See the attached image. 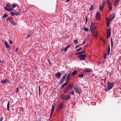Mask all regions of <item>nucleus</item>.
I'll use <instances>...</instances> for the list:
<instances>
[{
	"mask_svg": "<svg viewBox=\"0 0 121 121\" xmlns=\"http://www.w3.org/2000/svg\"><path fill=\"white\" fill-rule=\"evenodd\" d=\"M114 83L113 82L111 83L110 82H108L107 83V86L106 87L105 89V91H107V90L109 91L110 89H111L113 86Z\"/></svg>",
	"mask_w": 121,
	"mask_h": 121,
	"instance_id": "nucleus-1",
	"label": "nucleus"
},
{
	"mask_svg": "<svg viewBox=\"0 0 121 121\" xmlns=\"http://www.w3.org/2000/svg\"><path fill=\"white\" fill-rule=\"evenodd\" d=\"M73 89L75 90V93L80 94L82 90L80 87L77 85H76L73 87Z\"/></svg>",
	"mask_w": 121,
	"mask_h": 121,
	"instance_id": "nucleus-2",
	"label": "nucleus"
},
{
	"mask_svg": "<svg viewBox=\"0 0 121 121\" xmlns=\"http://www.w3.org/2000/svg\"><path fill=\"white\" fill-rule=\"evenodd\" d=\"M70 97V95L69 94L67 95L62 94L61 95V98L62 100L67 101L69 99Z\"/></svg>",
	"mask_w": 121,
	"mask_h": 121,
	"instance_id": "nucleus-3",
	"label": "nucleus"
},
{
	"mask_svg": "<svg viewBox=\"0 0 121 121\" xmlns=\"http://www.w3.org/2000/svg\"><path fill=\"white\" fill-rule=\"evenodd\" d=\"M65 102L63 101L59 104L57 109L58 111H60L63 108L64 105V104Z\"/></svg>",
	"mask_w": 121,
	"mask_h": 121,
	"instance_id": "nucleus-4",
	"label": "nucleus"
},
{
	"mask_svg": "<svg viewBox=\"0 0 121 121\" xmlns=\"http://www.w3.org/2000/svg\"><path fill=\"white\" fill-rule=\"evenodd\" d=\"M73 84L71 83L65 89L64 91V93H66L69 90H70L73 88Z\"/></svg>",
	"mask_w": 121,
	"mask_h": 121,
	"instance_id": "nucleus-5",
	"label": "nucleus"
},
{
	"mask_svg": "<svg viewBox=\"0 0 121 121\" xmlns=\"http://www.w3.org/2000/svg\"><path fill=\"white\" fill-rule=\"evenodd\" d=\"M90 31L91 32L92 35L94 36H97L98 34L97 32L95 31V28L94 27H91L90 28Z\"/></svg>",
	"mask_w": 121,
	"mask_h": 121,
	"instance_id": "nucleus-6",
	"label": "nucleus"
},
{
	"mask_svg": "<svg viewBox=\"0 0 121 121\" xmlns=\"http://www.w3.org/2000/svg\"><path fill=\"white\" fill-rule=\"evenodd\" d=\"M7 21H9L10 23L13 25L16 26L17 25L16 23L14 21L12 17H9L7 19Z\"/></svg>",
	"mask_w": 121,
	"mask_h": 121,
	"instance_id": "nucleus-7",
	"label": "nucleus"
},
{
	"mask_svg": "<svg viewBox=\"0 0 121 121\" xmlns=\"http://www.w3.org/2000/svg\"><path fill=\"white\" fill-rule=\"evenodd\" d=\"M86 57V55L85 54H81L78 55V57L79 58L80 60H84L85 59V58Z\"/></svg>",
	"mask_w": 121,
	"mask_h": 121,
	"instance_id": "nucleus-8",
	"label": "nucleus"
},
{
	"mask_svg": "<svg viewBox=\"0 0 121 121\" xmlns=\"http://www.w3.org/2000/svg\"><path fill=\"white\" fill-rule=\"evenodd\" d=\"M0 82L3 84H4L5 85H7L9 82V81L7 79L5 78L4 80L3 79L1 80Z\"/></svg>",
	"mask_w": 121,
	"mask_h": 121,
	"instance_id": "nucleus-9",
	"label": "nucleus"
},
{
	"mask_svg": "<svg viewBox=\"0 0 121 121\" xmlns=\"http://www.w3.org/2000/svg\"><path fill=\"white\" fill-rule=\"evenodd\" d=\"M107 4L109 9L110 10H111L112 8V5L110 2L108 0H107Z\"/></svg>",
	"mask_w": 121,
	"mask_h": 121,
	"instance_id": "nucleus-10",
	"label": "nucleus"
},
{
	"mask_svg": "<svg viewBox=\"0 0 121 121\" xmlns=\"http://www.w3.org/2000/svg\"><path fill=\"white\" fill-rule=\"evenodd\" d=\"M106 3L105 1H103V3L101 4L99 7V9L100 11H101L102 10Z\"/></svg>",
	"mask_w": 121,
	"mask_h": 121,
	"instance_id": "nucleus-11",
	"label": "nucleus"
},
{
	"mask_svg": "<svg viewBox=\"0 0 121 121\" xmlns=\"http://www.w3.org/2000/svg\"><path fill=\"white\" fill-rule=\"evenodd\" d=\"M66 74L65 75L63 76L62 79L59 81V83L60 85H61L65 79L66 77Z\"/></svg>",
	"mask_w": 121,
	"mask_h": 121,
	"instance_id": "nucleus-12",
	"label": "nucleus"
},
{
	"mask_svg": "<svg viewBox=\"0 0 121 121\" xmlns=\"http://www.w3.org/2000/svg\"><path fill=\"white\" fill-rule=\"evenodd\" d=\"M34 33V32H33L31 31L29 32L28 33L26 38H29L30 36H32L33 35Z\"/></svg>",
	"mask_w": 121,
	"mask_h": 121,
	"instance_id": "nucleus-13",
	"label": "nucleus"
},
{
	"mask_svg": "<svg viewBox=\"0 0 121 121\" xmlns=\"http://www.w3.org/2000/svg\"><path fill=\"white\" fill-rule=\"evenodd\" d=\"M100 15L99 12L97 13L96 14V18L97 20H99L100 19Z\"/></svg>",
	"mask_w": 121,
	"mask_h": 121,
	"instance_id": "nucleus-14",
	"label": "nucleus"
},
{
	"mask_svg": "<svg viewBox=\"0 0 121 121\" xmlns=\"http://www.w3.org/2000/svg\"><path fill=\"white\" fill-rule=\"evenodd\" d=\"M60 73L59 72L55 74V75L57 78H59L61 76Z\"/></svg>",
	"mask_w": 121,
	"mask_h": 121,
	"instance_id": "nucleus-15",
	"label": "nucleus"
},
{
	"mask_svg": "<svg viewBox=\"0 0 121 121\" xmlns=\"http://www.w3.org/2000/svg\"><path fill=\"white\" fill-rule=\"evenodd\" d=\"M96 26L95 25V23H93V22H92L91 23L90 28L92 27H94L95 28Z\"/></svg>",
	"mask_w": 121,
	"mask_h": 121,
	"instance_id": "nucleus-16",
	"label": "nucleus"
},
{
	"mask_svg": "<svg viewBox=\"0 0 121 121\" xmlns=\"http://www.w3.org/2000/svg\"><path fill=\"white\" fill-rule=\"evenodd\" d=\"M114 14H112L110 16V19L111 20V21H112L114 17Z\"/></svg>",
	"mask_w": 121,
	"mask_h": 121,
	"instance_id": "nucleus-17",
	"label": "nucleus"
},
{
	"mask_svg": "<svg viewBox=\"0 0 121 121\" xmlns=\"http://www.w3.org/2000/svg\"><path fill=\"white\" fill-rule=\"evenodd\" d=\"M68 49L67 47H64V48H62L61 49V52H63L64 51V52H65Z\"/></svg>",
	"mask_w": 121,
	"mask_h": 121,
	"instance_id": "nucleus-18",
	"label": "nucleus"
},
{
	"mask_svg": "<svg viewBox=\"0 0 121 121\" xmlns=\"http://www.w3.org/2000/svg\"><path fill=\"white\" fill-rule=\"evenodd\" d=\"M77 73V71H76L74 70L73 72L71 73V75L72 76H73L75 75Z\"/></svg>",
	"mask_w": 121,
	"mask_h": 121,
	"instance_id": "nucleus-19",
	"label": "nucleus"
},
{
	"mask_svg": "<svg viewBox=\"0 0 121 121\" xmlns=\"http://www.w3.org/2000/svg\"><path fill=\"white\" fill-rule=\"evenodd\" d=\"M106 23H110L112 21H111L110 19H109L107 17L106 18Z\"/></svg>",
	"mask_w": 121,
	"mask_h": 121,
	"instance_id": "nucleus-20",
	"label": "nucleus"
},
{
	"mask_svg": "<svg viewBox=\"0 0 121 121\" xmlns=\"http://www.w3.org/2000/svg\"><path fill=\"white\" fill-rule=\"evenodd\" d=\"M4 43L5 44V45L7 48H9V46L8 43L6 41Z\"/></svg>",
	"mask_w": 121,
	"mask_h": 121,
	"instance_id": "nucleus-21",
	"label": "nucleus"
},
{
	"mask_svg": "<svg viewBox=\"0 0 121 121\" xmlns=\"http://www.w3.org/2000/svg\"><path fill=\"white\" fill-rule=\"evenodd\" d=\"M107 34L108 35L109 37H110L111 34L110 28L109 30L108 29H107Z\"/></svg>",
	"mask_w": 121,
	"mask_h": 121,
	"instance_id": "nucleus-22",
	"label": "nucleus"
},
{
	"mask_svg": "<svg viewBox=\"0 0 121 121\" xmlns=\"http://www.w3.org/2000/svg\"><path fill=\"white\" fill-rule=\"evenodd\" d=\"M92 71V70L91 69H85V72H87V73H89L90 72H91Z\"/></svg>",
	"mask_w": 121,
	"mask_h": 121,
	"instance_id": "nucleus-23",
	"label": "nucleus"
},
{
	"mask_svg": "<svg viewBox=\"0 0 121 121\" xmlns=\"http://www.w3.org/2000/svg\"><path fill=\"white\" fill-rule=\"evenodd\" d=\"M68 82H66L65 83L62 84V85L61 86V89L63 87H64V86H66L68 84Z\"/></svg>",
	"mask_w": 121,
	"mask_h": 121,
	"instance_id": "nucleus-24",
	"label": "nucleus"
},
{
	"mask_svg": "<svg viewBox=\"0 0 121 121\" xmlns=\"http://www.w3.org/2000/svg\"><path fill=\"white\" fill-rule=\"evenodd\" d=\"M54 110V106L53 105L52 106V110H51V113L50 117L51 116L52 114V113L53 112Z\"/></svg>",
	"mask_w": 121,
	"mask_h": 121,
	"instance_id": "nucleus-25",
	"label": "nucleus"
},
{
	"mask_svg": "<svg viewBox=\"0 0 121 121\" xmlns=\"http://www.w3.org/2000/svg\"><path fill=\"white\" fill-rule=\"evenodd\" d=\"M94 8V7L93 5H91V6L90 8L89 9V10L90 11H92Z\"/></svg>",
	"mask_w": 121,
	"mask_h": 121,
	"instance_id": "nucleus-26",
	"label": "nucleus"
},
{
	"mask_svg": "<svg viewBox=\"0 0 121 121\" xmlns=\"http://www.w3.org/2000/svg\"><path fill=\"white\" fill-rule=\"evenodd\" d=\"M9 102H8V103L7 104V110L8 111H9Z\"/></svg>",
	"mask_w": 121,
	"mask_h": 121,
	"instance_id": "nucleus-27",
	"label": "nucleus"
},
{
	"mask_svg": "<svg viewBox=\"0 0 121 121\" xmlns=\"http://www.w3.org/2000/svg\"><path fill=\"white\" fill-rule=\"evenodd\" d=\"M70 79V76H67L66 79V81H69Z\"/></svg>",
	"mask_w": 121,
	"mask_h": 121,
	"instance_id": "nucleus-28",
	"label": "nucleus"
},
{
	"mask_svg": "<svg viewBox=\"0 0 121 121\" xmlns=\"http://www.w3.org/2000/svg\"><path fill=\"white\" fill-rule=\"evenodd\" d=\"M83 30L85 31H88V29L85 27H84L83 28Z\"/></svg>",
	"mask_w": 121,
	"mask_h": 121,
	"instance_id": "nucleus-29",
	"label": "nucleus"
},
{
	"mask_svg": "<svg viewBox=\"0 0 121 121\" xmlns=\"http://www.w3.org/2000/svg\"><path fill=\"white\" fill-rule=\"evenodd\" d=\"M13 10V8L12 7H10L9 8H8V11L10 12Z\"/></svg>",
	"mask_w": 121,
	"mask_h": 121,
	"instance_id": "nucleus-30",
	"label": "nucleus"
},
{
	"mask_svg": "<svg viewBox=\"0 0 121 121\" xmlns=\"http://www.w3.org/2000/svg\"><path fill=\"white\" fill-rule=\"evenodd\" d=\"M118 3L117 2L115 1L114 4V6H116L117 4H118Z\"/></svg>",
	"mask_w": 121,
	"mask_h": 121,
	"instance_id": "nucleus-31",
	"label": "nucleus"
},
{
	"mask_svg": "<svg viewBox=\"0 0 121 121\" xmlns=\"http://www.w3.org/2000/svg\"><path fill=\"white\" fill-rule=\"evenodd\" d=\"M83 75H84V74H79V75L78 77L79 78H82L83 77Z\"/></svg>",
	"mask_w": 121,
	"mask_h": 121,
	"instance_id": "nucleus-32",
	"label": "nucleus"
},
{
	"mask_svg": "<svg viewBox=\"0 0 121 121\" xmlns=\"http://www.w3.org/2000/svg\"><path fill=\"white\" fill-rule=\"evenodd\" d=\"M73 42H74V43H75V44L77 43H78V40L77 39L74 40Z\"/></svg>",
	"mask_w": 121,
	"mask_h": 121,
	"instance_id": "nucleus-33",
	"label": "nucleus"
},
{
	"mask_svg": "<svg viewBox=\"0 0 121 121\" xmlns=\"http://www.w3.org/2000/svg\"><path fill=\"white\" fill-rule=\"evenodd\" d=\"M70 94L72 95H74V91H72L70 93Z\"/></svg>",
	"mask_w": 121,
	"mask_h": 121,
	"instance_id": "nucleus-34",
	"label": "nucleus"
},
{
	"mask_svg": "<svg viewBox=\"0 0 121 121\" xmlns=\"http://www.w3.org/2000/svg\"><path fill=\"white\" fill-rule=\"evenodd\" d=\"M6 6L7 7L9 8V7H10L11 6V5L10 4H9V3H7V4Z\"/></svg>",
	"mask_w": 121,
	"mask_h": 121,
	"instance_id": "nucleus-35",
	"label": "nucleus"
},
{
	"mask_svg": "<svg viewBox=\"0 0 121 121\" xmlns=\"http://www.w3.org/2000/svg\"><path fill=\"white\" fill-rule=\"evenodd\" d=\"M11 15L12 16H13L15 15V13L13 12H11L10 13Z\"/></svg>",
	"mask_w": 121,
	"mask_h": 121,
	"instance_id": "nucleus-36",
	"label": "nucleus"
},
{
	"mask_svg": "<svg viewBox=\"0 0 121 121\" xmlns=\"http://www.w3.org/2000/svg\"><path fill=\"white\" fill-rule=\"evenodd\" d=\"M8 15H6V14H4V15L3 16V18H4L5 17H7L8 16Z\"/></svg>",
	"mask_w": 121,
	"mask_h": 121,
	"instance_id": "nucleus-37",
	"label": "nucleus"
},
{
	"mask_svg": "<svg viewBox=\"0 0 121 121\" xmlns=\"http://www.w3.org/2000/svg\"><path fill=\"white\" fill-rule=\"evenodd\" d=\"M107 55V53H105V54L103 56L104 58V59H105Z\"/></svg>",
	"mask_w": 121,
	"mask_h": 121,
	"instance_id": "nucleus-38",
	"label": "nucleus"
},
{
	"mask_svg": "<svg viewBox=\"0 0 121 121\" xmlns=\"http://www.w3.org/2000/svg\"><path fill=\"white\" fill-rule=\"evenodd\" d=\"M82 49V48L81 47L80 48H79L77 49V50L76 51L77 52H78V51H80V50H81Z\"/></svg>",
	"mask_w": 121,
	"mask_h": 121,
	"instance_id": "nucleus-39",
	"label": "nucleus"
},
{
	"mask_svg": "<svg viewBox=\"0 0 121 121\" xmlns=\"http://www.w3.org/2000/svg\"><path fill=\"white\" fill-rule=\"evenodd\" d=\"M75 55H80V52L76 53V54H75Z\"/></svg>",
	"mask_w": 121,
	"mask_h": 121,
	"instance_id": "nucleus-40",
	"label": "nucleus"
},
{
	"mask_svg": "<svg viewBox=\"0 0 121 121\" xmlns=\"http://www.w3.org/2000/svg\"><path fill=\"white\" fill-rule=\"evenodd\" d=\"M16 5L15 4H13V5H12V8H15L16 7Z\"/></svg>",
	"mask_w": 121,
	"mask_h": 121,
	"instance_id": "nucleus-41",
	"label": "nucleus"
},
{
	"mask_svg": "<svg viewBox=\"0 0 121 121\" xmlns=\"http://www.w3.org/2000/svg\"><path fill=\"white\" fill-rule=\"evenodd\" d=\"M111 42V48H112L113 47V43L112 41V42Z\"/></svg>",
	"mask_w": 121,
	"mask_h": 121,
	"instance_id": "nucleus-42",
	"label": "nucleus"
},
{
	"mask_svg": "<svg viewBox=\"0 0 121 121\" xmlns=\"http://www.w3.org/2000/svg\"><path fill=\"white\" fill-rule=\"evenodd\" d=\"M20 14V13H15V15L16 16H18Z\"/></svg>",
	"mask_w": 121,
	"mask_h": 121,
	"instance_id": "nucleus-43",
	"label": "nucleus"
},
{
	"mask_svg": "<svg viewBox=\"0 0 121 121\" xmlns=\"http://www.w3.org/2000/svg\"><path fill=\"white\" fill-rule=\"evenodd\" d=\"M9 43L10 44H12L13 43L12 41L11 40H9Z\"/></svg>",
	"mask_w": 121,
	"mask_h": 121,
	"instance_id": "nucleus-44",
	"label": "nucleus"
},
{
	"mask_svg": "<svg viewBox=\"0 0 121 121\" xmlns=\"http://www.w3.org/2000/svg\"><path fill=\"white\" fill-rule=\"evenodd\" d=\"M4 9L5 10H7V11H8V8L7 7H6V6H5L4 7Z\"/></svg>",
	"mask_w": 121,
	"mask_h": 121,
	"instance_id": "nucleus-45",
	"label": "nucleus"
},
{
	"mask_svg": "<svg viewBox=\"0 0 121 121\" xmlns=\"http://www.w3.org/2000/svg\"><path fill=\"white\" fill-rule=\"evenodd\" d=\"M85 17H86V21L85 22V23L86 24L87 22V17L86 16H85Z\"/></svg>",
	"mask_w": 121,
	"mask_h": 121,
	"instance_id": "nucleus-46",
	"label": "nucleus"
},
{
	"mask_svg": "<svg viewBox=\"0 0 121 121\" xmlns=\"http://www.w3.org/2000/svg\"><path fill=\"white\" fill-rule=\"evenodd\" d=\"M18 90H19V89L18 87L17 88H16V92L17 93L18 92Z\"/></svg>",
	"mask_w": 121,
	"mask_h": 121,
	"instance_id": "nucleus-47",
	"label": "nucleus"
},
{
	"mask_svg": "<svg viewBox=\"0 0 121 121\" xmlns=\"http://www.w3.org/2000/svg\"><path fill=\"white\" fill-rule=\"evenodd\" d=\"M71 46V45H68L66 47H67V48L68 49V48H69Z\"/></svg>",
	"mask_w": 121,
	"mask_h": 121,
	"instance_id": "nucleus-48",
	"label": "nucleus"
},
{
	"mask_svg": "<svg viewBox=\"0 0 121 121\" xmlns=\"http://www.w3.org/2000/svg\"><path fill=\"white\" fill-rule=\"evenodd\" d=\"M49 65L50 66V67H51V66H52V64L50 62V63H49Z\"/></svg>",
	"mask_w": 121,
	"mask_h": 121,
	"instance_id": "nucleus-49",
	"label": "nucleus"
},
{
	"mask_svg": "<svg viewBox=\"0 0 121 121\" xmlns=\"http://www.w3.org/2000/svg\"><path fill=\"white\" fill-rule=\"evenodd\" d=\"M110 50H107V51H108V54H107V55L108 56L109 55V53H110Z\"/></svg>",
	"mask_w": 121,
	"mask_h": 121,
	"instance_id": "nucleus-50",
	"label": "nucleus"
},
{
	"mask_svg": "<svg viewBox=\"0 0 121 121\" xmlns=\"http://www.w3.org/2000/svg\"><path fill=\"white\" fill-rule=\"evenodd\" d=\"M80 55L81 54H82L83 53H85V52L84 51H83L81 52H80Z\"/></svg>",
	"mask_w": 121,
	"mask_h": 121,
	"instance_id": "nucleus-51",
	"label": "nucleus"
},
{
	"mask_svg": "<svg viewBox=\"0 0 121 121\" xmlns=\"http://www.w3.org/2000/svg\"><path fill=\"white\" fill-rule=\"evenodd\" d=\"M107 50H110V47L109 45L108 46V48L107 49Z\"/></svg>",
	"mask_w": 121,
	"mask_h": 121,
	"instance_id": "nucleus-52",
	"label": "nucleus"
},
{
	"mask_svg": "<svg viewBox=\"0 0 121 121\" xmlns=\"http://www.w3.org/2000/svg\"><path fill=\"white\" fill-rule=\"evenodd\" d=\"M3 119V117H2L0 119V121H2Z\"/></svg>",
	"mask_w": 121,
	"mask_h": 121,
	"instance_id": "nucleus-53",
	"label": "nucleus"
},
{
	"mask_svg": "<svg viewBox=\"0 0 121 121\" xmlns=\"http://www.w3.org/2000/svg\"><path fill=\"white\" fill-rule=\"evenodd\" d=\"M86 43V41H83V43H82V45H83V44H85V43Z\"/></svg>",
	"mask_w": 121,
	"mask_h": 121,
	"instance_id": "nucleus-54",
	"label": "nucleus"
},
{
	"mask_svg": "<svg viewBox=\"0 0 121 121\" xmlns=\"http://www.w3.org/2000/svg\"><path fill=\"white\" fill-rule=\"evenodd\" d=\"M109 24L110 23H107V25L108 27H109Z\"/></svg>",
	"mask_w": 121,
	"mask_h": 121,
	"instance_id": "nucleus-55",
	"label": "nucleus"
},
{
	"mask_svg": "<svg viewBox=\"0 0 121 121\" xmlns=\"http://www.w3.org/2000/svg\"><path fill=\"white\" fill-rule=\"evenodd\" d=\"M16 50L15 51V52H17L18 51V48H16Z\"/></svg>",
	"mask_w": 121,
	"mask_h": 121,
	"instance_id": "nucleus-56",
	"label": "nucleus"
},
{
	"mask_svg": "<svg viewBox=\"0 0 121 121\" xmlns=\"http://www.w3.org/2000/svg\"><path fill=\"white\" fill-rule=\"evenodd\" d=\"M71 72L69 73L68 75L67 76H70V75H71Z\"/></svg>",
	"mask_w": 121,
	"mask_h": 121,
	"instance_id": "nucleus-57",
	"label": "nucleus"
},
{
	"mask_svg": "<svg viewBox=\"0 0 121 121\" xmlns=\"http://www.w3.org/2000/svg\"><path fill=\"white\" fill-rule=\"evenodd\" d=\"M109 37V35L108 34H107V39Z\"/></svg>",
	"mask_w": 121,
	"mask_h": 121,
	"instance_id": "nucleus-58",
	"label": "nucleus"
},
{
	"mask_svg": "<svg viewBox=\"0 0 121 121\" xmlns=\"http://www.w3.org/2000/svg\"><path fill=\"white\" fill-rule=\"evenodd\" d=\"M79 45H78L76 46L75 47V48H78L79 46Z\"/></svg>",
	"mask_w": 121,
	"mask_h": 121,
	"instance_id": "nucleus-59",
	"label": "nucleus"
},
{
	"mask_svg": "<svg viewBox=\"0 0 121 121\" xmlns=\"http://www.w3.org/2000/svg\"><path fill=\"white\" fill-rule=\"evenodd\" d=\"M119 0H115V1L117 2L118 3Z\"/></svg>",
	"mask_w": 121,
	"mask_h": 121,
	"instance_id": "nucleus-60",
	"label": "nucleus"
},
{
	"mask_svg": "<svg viewBox=\"0 0 121 121\" xmlns=\"http://www.w3.org/2000/svg\"><path fill=\"white\" fill-rule=\"evenodd\" d=\"M70 0H67L66 1V2H69Z\"/></svg>",
	"mask_w": 121,
	"mask_h": 121,
	"instance_id": "nucleus-61",
	"label": "nucleus"
},
{
	"mask_svg": "<svg viewBox=\"0 0 121 121\" xmlns=\"http://www.w3.org/2000/svg\"><path fill=\"white\" fill-rule=\"evenodd\" d=\"M39 94L40 95V91L39 88Z\"/></svg>",
	"mask_w": 121,
	"mask_h": 121,
	"instance_id": "nucleus-62",
	"label": "nucleus"
},
{
	"mask_svg": "<svg viewBox=\"0 0 121 121\" xmlns=\"http://www.w3.org/2000/svg\"><path fill=\"white\" fill-rule=\"evenodd\" d=\"M111 40V42H112V38H111V40Z\"/></svg>",
	"mask_w": 121,
	"mask_h": 121,
	"instance_id": "nucleus-63",
	"label": "nucleus"
},
{
	"mask_svg": "<svg viewBox=\"0 0 121 121\" xmlns=\"http://www.w3.org/2000/svg\"><path fill=\"white\" fill-rule=\"evenodd\" d=\"M0 63H2V61L1 60H0Z\"/></svg>",
	"mask_w": 121,
	"mask_h": 121,
	"instance_id": "nucleus-64",
	"label": "nucleus"
}]
</instances>
